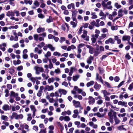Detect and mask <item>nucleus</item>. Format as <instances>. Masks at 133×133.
I'll use <instances>...</instances> for the list:
<instances>
[{
    "label": "nucleus",
    "mask_w": 133,
    "mask_h": 133,
    "mask_svg": "<svg viewBox=\"0 0 133 133\" xmlns=\"http://www.w3.org/2000/svg\"><path fill=\"white\" fill-rule=\"evenodd\" d=\"M65 40V38L64 37H61L60 38L59 41L61 43H62Z\"/></svg>",
    "instance_id": "nucleus-42"
},
{
    "label": "nucleus",
    "mask_w": 133,
    "mask_h": 133,
    "mask_svg": "<svg viewBox=\"0 0 133 133\" xmlns=\"http://www.w3.org/2000/svg\"><path fill=\"white\" fill-rule=\"evenodd\" d=\"M115 41L112 38H110L108 39L105 41V43L106 44H108L109 43L112 44H114Z\"/></svg>",
    "instance_id": "nucleus-8"
},
{
    "label": "nucleus",
    "mask_w": 133,
    "mask_h": 133,
    "mask_svg": "<svg viewBox=\"0 0 133 133\" xmlns=\"http://www.w3.org/2000/svg\"><path fill=\"white\" fill-rule=\"evenodd\" d=\"M48 48L51 51H54L55 50V48L51 44H48Z\"/></svg>",
    "instance_id": "nucleus-21"
},
{
    "label": "nucleus",
    "mask_w": 133,
    "mask_h": 133,
    "mask_svg": "<svg viewBox=\"0 0 133 133\" xmlns=\"http://www.w3.org/2000/svg\"><path fill=\"white\" fill-rule=\"evenodd\" d=\"M70 24L72 25V27L73 28H75L77 24L73 21H71L70 22Z\"/></svg>",
    "instance_id": "nucleus-46"
},
{
    "label": "nucleus",
    "mask_w": 133,
    "mask_h": 133,
    "mask_svg": "<svg viewBox=\"0 0 133 133\" xmlns=\"http://www.w3.org/2000/svg\"><path fill=\"white\" fill-rule=\"evenodd\" d=\"M75 68L74 67H71L70 68V71L69 73V75L70 76H71L73 72L75 70Z\"/></svg>",
    "instance_id": "nucleus-27"
},
{
    "label": "nucleus",
    "mask_w": 133,
    "mask_h": 133,
    "mask_svg": "<svg viewBox=\"0 0 133 133\" xmlns=\"http://www.w3.org/2000/svg\"><path fill=\"white\" fill-rule=\"evenodd\" d=\"M114 6L117 9H119L122 7L121 5L118 4L116 2L114 4Z\"/></svg>",
    "instance_id": "nucleus-34"
},
{
    "label": "nucleus",
    "mask_w": 133,
    "mask_h": 133,
    "mask_svg": "<svg viewBox=\"0 0 133 133\" xmlns=\"http://www.w3.org/2000/svg\"><path fill=\"white\" fill-rule=\"evenodd\" d=\"M128 13V11L125 8L124 9H121L118 11V16L119 17H122L124 15V14L127 15Z\"/></svg>",
    "instance_id": "nucleus-2"
},
{
    "label": "nucleus",
    "mask_w": 133,
    "mask_h": 133,
    "mask_svg": "<svg viewBox=\"0 0 133 133\" xmlns=\"http://www.w3.org/2000/svg\"><path fill=\"white\" fill-rule=\"evenodd\" d=\"M72 16H76L78 12L76 10L73 11H72Z\"/></svg>",
    "instance_id": "nucleus-56"
},
{
    "label": "nucleus",
    "mask_w": 133,
    "mask_h": 133,
    "mask_svg": "<svg viewBox=\"0 0 133 133\" xmlns=\"http://www.w3.org/2000/svg\"><path fill=\"white\" fill-rule=\"evenodd\" d=\"M6 44L5 43L0 44V49H1L3 51H4L6 50L5 47H6Z\"/></svg>",
    "instance_id": "nucleus-12"
},
{
    "label": "nucleus",
    "mask_w": 133,
    "mask_h": 133,
    "mask_svg": "<svg viewBox=\"0 0 133 133\" xmlns=\"http://www.w3.org/2000/svg\"><path fill=\"white\" fill-rule=\"evenodd\" d=\"M1 118L2 120L5 121H7L8 120V117L4 115H2L1 117Z\"/></svg>",
    "instance_id": "nucleus-22"
},
{
    "label": "nucleus",
    "mask_w": 133,
    "mask_h": 133,
    "mask_svg": "<svg viewBox=\"0 0 133 133\" xmlns=\"http://www.w3.org/2000/svg\"><path fill=\"white\" fill-rule=\"evenodd\" d=\"M64 121H69L70 120V119L69 116H66L64 117Z\"/></svg>",
    "instance_id": "nucleus-44"
},
{
    "label": "nucleus",
    "mask_w": 133,
    "mask_h": 133,
    "mask_svg": "<svg viewBox=\"0 0 133 133\" xmlns=\"http://www.w3.org/2000/svg\"><path fill=\"white\" fill-rule=\"evenodd\" d=\"M13 116L16 119H17V115L18 114L16 112H14L12 113Z\"/></svg>",
    "instance_id": "nucleus-52"
},
{
    "label": "nucleus",
    "mask_w": 133,
    "mask_h": 133,
    "mask_svg": "<svg viewBox=\"0 0 133 133\" xmlns=\"http://www.w3.org/2000/svg\"><path fill=\"white\" fill-rule=\"evenodd\" d=\"M101 87V85L98 84L97 82H96L94 86V88L97 91L99 90Z\"/></svg>",
    "instance_id": "nucleus-11"
},
{
    "label": "nucleus",
    "mask_w": 133,
    "mask_h": 133,
    "mask_svg": "<svg viewBox=\"0 0 133 133\" xmlns=\"http://www.w3.org/2000/svg\"><path fill=\"white\" fill-rule=\"evenodd\" d=\"M34 39L36 41L38 40V35L37 34H35L34 36Z\"/></svg>",
    "instance_id": "nucleus-49"
},
{
    "label": "nucleus",
    "mask_w": 133,
    "mask_h": 133,
    "mask_svg": "<svg viewBox=\"0 0 133 133\" xmlns=\"http://www.w3.org/2000/svg\"><path fill=\"white\" fill-rule=\"evenodd\" d=\"M31 114H27L28 116L27 120L28 121H30L32 119V117L31 116Z\"/></svg>",
    "instance_id": "nucleus-37"
},
{
    "label": "nucleus",
    "mask_w": 133,
    "mask_h": 133,
    "mask_svg": "<svg viewBox=\"0 0 133 133\" xmlns=\"http://www.w3.org/2000/svg\"><path fill=\"white\" fill-rule=\"evenodd\" d=\"M106 114L105 113H104L103 114H101L99 112H97V116L99 118H102L104 116L106 115Z\"/></svg>",
    "instance_id": "nucleus-24"
},
{
    "label": "nucleus",
    "mask_w": 133,
    "mask_h": 133,
    "mask_svg": "<svg viewBox=\"0 0 133 133\" xmlns=\"http://www.w3.org/2000/svg\"><path fill=\"white\" fill-rule=\"evenodd\" d=\"M54 89V87L52 85L49 86L47 85L45 87V90L49 91L53 90Z\"/></svg>",
    "instance_id": "nucleus-9"
},
{
    "label": "nucleus",
    "mask_w": 133,
    "mask_h": 133,
    "mask_svg": "<svg viewBox=\"0 0 133 133\" xmlns=\"http://www.w3.org/2000/svg\"><path fill=\"white\" fill-rule=\"evenodd\" d=\"M39 133H46V128L44 129H41Z\"/></svg>",
    "instance_id": "nucleus-64"
},
{
    "label": "nucleus",
    "mask_w": 133,
    "mask_h": 133,
    "mask_svg": "<svg viewBox=\"0 0 133 133\" xmlns=\"http://www.w3.org/2000/svg\"><path fill=\"white\" fill-rule=\"evenodd\" d=\"M54 72L56 74H59L61 73V71L60 69L58 68L57 69L55 70Z\"/></svg>",
    "instance_id": "nucleus-39"
},
{
    "label": "nucleus",
    "mask_w": 133,
    "mask_h": 133,
    "mask_svg": "<svg viewBox=\"0 0 133 133\" xmlns=\"http://www.w3.org/2000/svg\"><path fill=\"white\" fill-rule=\"evenodd\" d=\"M51 54L50 52L48 51L46 54L44 55L47 58L48 57H49L51 56Z\"/></svg>",
    "instance_id": "nucleus-38"
},
{
    "label": "nucleus",
    "mask_w": 133,
    "mask_h": 133,
    "mask_svg": "<svg viewBox=\"0 0 133 133\" xmlns=\"http://www.w3.org/2000/svg\"><path fill=\"white\" fill-rule=\"evenodd\" d=\"M93 37L91 38V40L93 43H94L95 42L96 40V39L94 37V36H92Z\"/></svg>",
    "instance_id": "nucleus-61"
},
{
    "label": "nucleus",
    "mask_w": 133,
    "mask_h": 133,
    "mask_svg": "<svg viewBox=\"0 0 133 133\" xmlns=\"http://www.w3.org/2000/svg\"><path fill=\"white\" fill-rule=\"evenodd\" d=\"M34 4L36 6H38L39 5V3L38 2L36 1H35L34 3Z\"/></svg>",
    "instance_id": "nucleus-57"
},
{
    "label": "nucleus",
    "mask_w": 133,
    "mask_h": 133,
    "mask_svg": "<svg viewBox=\"0 0 133 133\" xmlns=\"http://www.w3.org/2000/svg\"><path fill=\"white\" fill-rule=\"evenodd\" d=\"M53 55L54 56H59L61 55V54L59 53L57 51L54 52Z\"/></svg>",
    "instance_id": "nucleus-41"
},
{
    "label": "nucleus",
    "mask_w": 133,
    "mask_h": 133,
    "mask_svg": "<svg viewBox=\"0 0 133 133\" xmlns=\"http://www.w3.org/2000/svg\"><path fill=\"white\" fill-rule=\"evenodd\" d=\"M83 28V27L81 26L79 28L78 31L77 32V34L79 35H80L82 33V31Z\"/></svg>",
    "instance_id": "nucleus-48"
},
{
    "label": "nucleus",
    "mask_w": 133,
    "mask_h": 133,
    "mask_svg": "<svg viewBox=\"0 0 133 133\" xmlns=\"http://www.w3.org/2000/svg\"><path fill=\"white\" fill-rule=\"evenodd\" d=\"M80 76L79 75H77L73 76V80L74 81H76L78 78Z\"/></svg>",
    "instance_id": "nucleus-32"
},
{
    "label": "nucleus",
    "mask_w": 133,
    "mask_h": 133,
    "mask_svg": "<svg viewBox=\"0 0 133 133\" xmlns=\"http://www.w3.org/2000/svg\"><path fill=\"white\" fill-rule=\"evenodd\" d=\"M114 39L116 41L117 43L118 44H119L121 43V39H119V38L118 36H115Z\"/></svg>",
    "instance_id": "nucleus-23"
},
{
    "label": "nucleus",
    "mask_w": 133,
    "mask_h": 133,
    "mask_svg": "<svg viewBox=\"0 0 133 133\" xmlns=\"http://www.w3.org/2000/svg\"><path fill=\"white\" fill-rule=\"evenodd\" d=\"M10 40L11 41H12L14 40L15 41H17L18 40V37L17 36H16L14 38L13 36L11 35L10 36Z\"/></svg>",
    "instance_id": "nucleus-16"
},
{
    "label": "nucleus",
    "mask_w": 133,
    "mask_h": 133,
    "mask_svg": "<svg viewBox=\"0 0 133 133\" xmlns=\"http://www.w3.org/2000/svg\"><path fill=\"white\" fill-rule=\"evenodd\" d=\"M111 1H109L106 3L103 1L102 2V4L103 7V9H108L109 10H112V8L111 5Z\"/></svg>",
    "instance_id": "nucleus-1"
},
{
    "label": "nucleus",
    "mask_w": 133,
    "mask_h": 133,
    "mask_svg": "<svg viewBox=\"0 0 133 133\" xmlns=\"http://www.w3.org/2000/svg\"><path fill=\"white\" fill-rule=\"evenodd\" d=\"M34 69L36 71V74L37 75L39 74L40 72H43L44 71L42 67L35 66Z\"/></svg>",
    "instance_id": "nucleus-5"
},
{
    "label": "nucleus",
    "mask_w": 133,
    "mask_h": 133,
    "mask_svg": "<svg viewBox=\"0 0 133 133\" xmlns=\"http://www.w3.org/2000/svg\"><path fill=\"white\" fill-rule=\"evenodd\" d=\"M59 92L61 94H62L63 95H66L67 93L66 91L65 90L62 89H59L58 90Z\"/></svg>",
    "instance_id": "nucleus-14"
},
{
    "label": "nucleus",
    "mask_w": 133,
    "mask_h": 133,
    "mask_svg": "<svg viewBox=\"0 0 133 133\" xmlns=\"http://www.w3.org/2000/svg\"><path fill=\"white\" fill-rule=\"evenodd\" d=\"M45 45V43L43 42H41L40 44H38L37 45V46L41 48L43 46Z\"/></svg>",
    "instance_id": "nucleus-51"
},
{
    "label": "nucleus",
    "mask_w": 133,
    "mask_h": 133,
    "mask_svg": "<svg viewBox=\"0 0 133 133\" xmlns=\"http://www.w3.org/2000/svg\"><path fill=\"white\" fill-rule=\"evenodd\" d=\"M72 103L75 108H80L81 109H83V107L81 106L80 102L78 101H76L75 100H73Z\"/></svg>",
    "instance_id": "nucleus-4"
},
{
    "label": "nucleus",
    "mask_w": 133,
    "mask_h": 133,
    "mask_svg": "<svg viewBox=\"0 0 133 133\" xmlns=\"http://www.w3.org/2000/svg\"><path fill=\"white\" fill-rule=\"evenodd\" d=\"M74 89L75 91H77L79 93H81L83 91L82 90L78 88L77 86H75L74 87Z\"/></svg>",
    "instance_id": "nucleus-19"
},
{
    "label": "nucleus",
    "mask_w": 133,
    "mask_h": 133,
    "mask_svg": "<svg viewBox=\"0 0 133 133\" xmlns=\"http://www.w3.org/2000/svg\"><path fill=\"white\" fill-rule=\"evenodd\" d=\"M42 76L45 79H47L49 77V76H46V74L44 73H43L42 74Z\"/></svg>",
    "instance_id": "nucleus-58"
},
{
    "label": "nucleus",
    "mask_w": 133,
    "mask_h": 133,
    "mask_svg": "<svg viewBox=\"0 0 133 133\" xmlns=\"http://www.w3.org/2000/svg\"><path fill=\"white\" fill-rule=\"evenodd\" d=\"M23 66L22 65H20L17 68V70L18 71L21 70L23 69Z\"/></svg>",
    "instance_id": "nucleus-55"
},
{
    "label": "nucleus",
    "mask_w": 133,
    "mask_h": 133,
    "mask_svg": "<svg viewBox=\"0 0 133 133\" xmlns=\"http://www.w3.org/2000/svg\"><path fill=\"white\" fill-rule=\"evenodd\" d=\"M128 128V126L127 125H122L118 127L117 129L119 130H123L126 131L127 129Z\"/></svg>",
    "instance_id": "nucleus-6"
},
{
    "label": "nucleus",
    "mask_w": 133,
    "mask_h": 133,
    "mask_svg": "<svg viewBox=\"0 0 133 133\" xmlns=\"http://www.w3.org/2000/svg\"><path fill=\"white\" fill-rule=\"evenodd\" d=\"M2 108L3 110L5 111L9 110L10 109V108L9 105L6 104L4 105L3 106Z\"/></svg>",
    "instance_id": "nucleus-10"
},
{
    "label": "nucleus",
    "mask_w": 133,
    "mask_h": 133,
    "mask_svg": "<svg viewBox=\"0 0 133 133\" xmlns=\"http://www.w3.org/2000/svg\"><path fill=\"white\" fill-rule=\"evenodd\" d=\"M91 15H92L91 18L92 19H96L97 18V16L95 15V13H92L91 14Z\"/></svg>",
    "instance_id": "nucleus-43"
},
{
    "label": "nucleus",
    "mask_w": 133,
    "mask_h": 133,
    "mask_svg": "<svg viewBox=\"0 0 133 133\" xmlns=\"http://www.w3.org/2000/svg\"><path fill=\"white\" fill-rule=\"evenodd\" d=\"M105 84L106 85L107 87L109 88H111V86L110 84L108 82H104Z\"/></svg>",
    "instance_id": "nucleus-59"
},
{
    "label": "nucleus",
    "mask_w": 133,
    "mask_h": 133,
    "mask_svg": "<svg viewBox=\"0 0 133 133\" xmlns=\"http://www.w3.org/2000/svg\"><path fill=\"white\" fill-rule=\"evenodd\" d=\"M130 37L129 36H124L122 38V40L123 41H129L130 40Z\"/></svg>",
    "instance_id": "nucleus-13"
},
{
    "label": "nucleus",
    "mask_w": 133,
    "mask_h": 133,
    "mask_svg": "<svg viewBox=\"0 0 133 133\" xmlns=\"http://www.w3.org/2000/svg\"><path fill=\"white\" fill-rule=\"evenodd\" d=\"M6 16H14V14L12 11H9L6 14Z\"/></svg>",
    "instance_id": "nucleus-28"
},
{
    "label": "nucleus",
    "mask_w": 133,
    "mask_h": 133,
    "mask_svg": "<svg viewBox=\"0 0 133 133\" xmlns=\"http://www.w3.org/2000/svg\"><path fill=\"white\" fill-rule=\"evenodd\" d=\"M45 30L44 28H42V27H39L37 29V32L40 33L44 31Z\"/></svg>",
    "instance_id": "nucleus-25"
},
{
    "label": "nucleus",
    "mask_w": 133,
    "mask_h": 133,
    "mask_svg": "<svg viewBox=\"0 0 133 133\" xmlns=\"http://www.w3.org/2000/svg\"><path fill=\"white\" fill-rule=\"evenodd\" d=\"M38 17L41 18H43L45 17L42 14H39L38 15Z\"/></svg>",
    "instance_id": "nucleus-45"
},
{
    "label": "nucleus",
    "mask_w": 133,
    "mask_h": 133,
    "mask_svg": "<svg viewBox=\"0 0 133 133\" xmlns=\"http://www.w3.org/2000/svg\"><path fill=\"white\" fill-rule=\"evenodd\" d=\"M30 108L31 111L33 112L36 111L35 107L34 105H31L30 106Z\"/></svg>",
    "instance_id": "nucleus-31"
},
{
    "label": "nucleus",
    "mask_w": 133,
    "mask_h": 133,
    "mask_svg": "<svg viewBox=\"0 0 133 133\" xmlns=\"http://www.w3.org/2000/svg\"><path fill=\"white\" fill-rule=\"evenodd\" d=\"M94 83V82L93 81H91L89 82H88L87 84V87H89L91 85H93Z\"/></svg>",
    "instance_id": "nucleus-29"
},
{
    "label": "nucleus",
    "mask_w": 133,
    "mask_h": 133,
    "mask_svg": "<svg viewBox=\"0 0 133 133\" xmlns=\"http://www.w3.org/2000/svg\"><path fill=\"white\" fill-rule=\"evenodd\" d=\"M75 4L73 3H71L69 4L67 6V8L69 9H70L71 8L75 9Z\"/></svg>",
    "instance_id": "nucleus-20"
},
{
    "label": "nucleus",
    "mask_w": 133,
    "mask_h": 133,
    "mask_svg": "<svg viewBox=\"0 0 133 133\" xmlns=\"http://www.w3.org/2000/svg\"><path fill=\"white\" fill-rule=\"evenodd\" d=\"M100 53V52L99 51H95L94 52V56H97Z\"/></svg>",
    "instance_id": "nucleus-62"
},
{
    "label": "nucleus",
    "mask_w": 133,
    "mask_h": 133,
    "mask_svg": "<svg viewBox=\"0 0 133 133\" xmlns=\"http://www.w3.org/2000/svg\"><path fill=\"white\" fill-rule=\"evenodd\" d=\"M125 57L128 59H130L131 58V57L129 55V53H127L125 56Z\"/></svg>",
    "instance_id": "nucleus-60"
},
{
    "label": "nucleus",
    "mask_w": 133,
    "mask_h": 133,
    "mask_svg": "<svg viewBox=\"0 0 133 133\" xmlns=\"http://www.w3.org/2000/svg\"><path fill=\"white\" fill-rule=\"evenodd\" d=\"M107 37V34H102L101 37H99V38H101V39H103Z\"/></svg>",
    "instance_id": "nucleus-50"
},
{
    "label": "nucleus",
    "mask_w": 133,
    "mask_h": 133,
    "mask_svg": "<svg viewBox=\"0 0 133 133\" xmlns=\"http://www.w3.org/2000/svg\"><path fill=\"white\" fill-rule=\"evenodd\" d=\"M75 124L77 126V127L78 128H80L79 125L80 124V122L79 121H75L74 122Z\"/></svg>",
    "instance_id": "nucleus-54"
},
{
    "label": "nucleus",
    "mask_w": 133,
    "mask_h": 133,
    "mask_svg": "<svg viewBox=\"0 0 133 133\" xmlns=\"http://www.w3.org/2000/svg\"><path fill=\"white\" fill-rule=\"evenodd\" d=\"M128 89L130 90H131L132 89H133V83H131Z\"/></svg>",
    "instance_id": "nucleus-63"
},
{
    "label": "nucleus",
    "mask_w": 133,
    "mask_h": 133,
    "mask_svg": "<svg viewBox=\"0 0 133 133\" xmlns=\"http://www.w3.org/2000/svg\"><path fill=\"white\" fill-rule=\"evenodd\" d=\"M83 34L81 36V37L84 40L88 41L89 40V37L87 35V31L84 30H83Z\"/></svg>",
    "instance_id": "nucleus-3"
},
{
    "label": "nucleus",
    "mask_w": 133,
    "mask_h": 133,
    "mask_svg": "<svg viewBox=\"0 0 133 133\" xmlns=\"http://www.w3.org/2000/svg\"><path fill=\"white\" fill-rule=\"evenodd\" d=\"M111 28V29L113 30H116L118 29V26H112Z\"/></svg>",
    "instance_id": "nucleus-53"
},
{
    "label": "nucleus",
    "mask_w": 133,
    "mask_h": 133,
    "mask_svg": "<svg viewBox=\"0 0 133 133\" xmlns=\"http://www.w3.org/2000/svg\"><path fill=\"white\" fill-rule=\"evenodd\" d=\"M114 119L115 121V124H119L120 121L118 118L117 117H116L115 118H114Z\"/></svg>",
    "instance_id": "nucleus-33"
},
{
    "label": "nucleus",
    "mask_w": 133,
    "mask_h": 133,
    "mask_svg": "<svg viewBox=\"0 0 133 133\" xmlns=\"http://www.w3.org/2000/svg\"><path fill=\"white\" fill-rule=\"evenodd\" d=\"M54 81V78L53 77L49 78L48 80V82L49 84H50L51 83H53Z\"/></svg>",
    "instance_id": "nucleus-30"
},
{
    "label": "nucleus",
    "mask_w": 133,
    "mask_h": 133,
    "mask_svg": "<svg viewBox=\"0 0 133 133\" xmlns=\"http://www.w3.org/2000/svg\"><path fill=\"white\" fill-rule=\"evenodd\" d=\"M24 2L26 4L29 3L30 5H31L32 3V0H24Z\"/></svg>",
    "instance_id": "nucleus-35"
},
{
    "label": "nucleus",
    "mask_w": 133,
    "mask_h": 133,
    "mask_svg": "<svg viewBox=\"0 0 133 133\" xmlns=\"http://www.w3.org/2000/svg\"><path fill=\"white\" fill-rule=\"evenodd\" d=\"M99 74L98 73L96 74V79L97 80L98 79L102 83H103V81L101 76L99 77Z\"/></svg>",
    "instance_id": "nucleus-18"
},
{
    "label": "nucleus",
    "mask_w": 133,
    "mask_h": 133,
    "mask_svg": "<svg viewBox=\"0 0 133 133\" xmlns=\"http://www.w3.org/2000/svg\"><path fill=\"white\" fill-rule=\"evenodd\" d=\"M4 92L5 93V97H7L9 96V90L7 89H6L5 90Z\"/></svg>",
    "instance_id": "nucleus-36"
},
{
    "label": "nucleus",
    "mask_w": 133,
    "mask_h": 133,
    "mask_svg": "<svg viewBox=\"0 0 133 133\" xmlns=\"http://www.w3.org/2000/svg\"><path fill=\"white\" fill-rule=\"evenodd\" d=\"M102 92L103 93L104 97H105L107 95H109L110 94V93L108 92L107 91L105 90H102Z\"/></svg>",
    "instance_id": "nucleus-26"
},
{
    "label": "nucleus",
    "mask_w": 133,
    "mask_h": 133,
    "mask_svg": "<svg viewBox=\"0 0 133 133\" xmlns=\"http://www.w3.org/2000/svg\"><path fill=\"white\" fill-rule=\"evenodd\" d=\"M100 12L99 14V15L101 16H104L105 18L106 15H104L102 10L100 11Z\"/></svg>",
    "instance_id": "nucleus-40"
},
{
    "label": "nucleus",
    "mask_w": 133,
    "mask_h": 133,
    "mask_svg": "<svg viewBox=\"0 0 133 133\" xmlns=\"http://www.w3.org/2000/svg\"><path fill=\"white\" fill-rule=\"evenodd\" d=\"M94 57L90 56L87 60V62L88 64H90L92 63V61Z\"/></svg>",
    "instance_id": "nucleus-15"
},
{
    "label": "nucleus",
    "mask_w": 133,
    "mask_h": 133,
    "mask_svg": "<svg viewBox=\"0 0 133 133\" xmlns=\"http://www.w3.org/2000/svg\"><path fill=\"white\" fill-rule=\"evenodd\" d=\"M15 71L12 68H10L9 70V72L12 75L14 72Z\"/></svg>",
    "instance_id": "nucleus-47"
},
{
    "label": "nucleus",
    "mask_w": 133,
    "mask_h": 133,
    "mask_svg": "<svg viewBox=\"0 0 133 133\" xmlns=\"http://www.w3.org/2000/svg\"><path fill=\"white\" fill-rule=\"evenodd\" d=\"M18 93H15V92L13 91L10 92V97H11L12 96L14 97H16L18 96Z\"/></svg>",
    "instance_id": "nucleus-17"
},
{
    "label": "nucleus",
    "mask_w": 133,
    "mask_h": 133,
    "mask_svg": "<svg viewBox=\"0 0 133 133\" xmlns=\"http://www.w3.org/2000/svg\"><path fill=\"white\" fill-rule=\"evenodd\" d=\"M88 103L90 104H93L95 103V99L92 96H89L88 98Z\"/></svg>",
    "instance_id": "nucleus-7"
}]
</instances>
